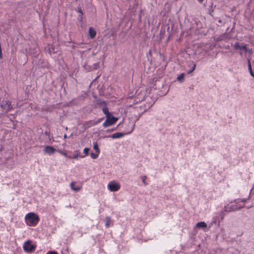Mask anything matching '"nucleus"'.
<instances>
[{"instance_id":"obj_10","label":"nucleus","mask_w":254,"mask_h":254,"mask_svg":"<svg viewBox=\"0 0 254 254\" xmlns=\"http://www.w3.org/2000/svg\"><path fill=\"white\" fill-rule=\"evenodd\" d=\"M75 182H72L70 183V186L71 189L72 190H73L75 191H79L81 189V186H77L75 187Z\"/></svg>"},{"instance_id":"obj_20","label":"nucleus","mask_w":254,"mask_h":254,"mask_svg":"<svg viewBox=\"0 0 254 254\" xmlns=\"http://www.w3.org/2000/svg\"><path fill=\"white\" fill-rule=\"evenodd\" d=\"M184 77V74L182 73L180 76H179L177 78V79L179 81H181L183 79Z\"/></svg>"},{"instance_id":"obj_27","label":"nucleus","mask_w":254,"mask_h":254,"mask_svg":"<svg viewBox=\"0 0 254 254\" xmlns=\"http://www.w3.org/2000/svg\"><path fill=\"white\" fill-rule=\"evenodd\" d=\"M241 201L245 202L247 201V199L246 198L242 199H241Z\"/></svg>"},{"instance_id":"obj_6","label":"nucleus","mask_w":254,"mask_h":254,"mask_svg":"<svg viewBox=\"0 0 254 254\" xmlns=\"http://www.w3.org/2000/svg\"><path fill=\"white\" fill-rule=\"evenodd\" d=\"M243 207H244V205H243L242 206L237 207L235 205H231L229 207L228 205V206H225L224 208H225V211H226L227 212H230V211H237L238 210L241 209V208H242Z\"/></svg>"},{"instance_id":"obj_11","label":"nucleus","mask_w":254,"mask_h":254,"mask_svg":"<svg viewBox=\"0 0 254 254\" xmlns=\"http://www.w3.org/2000/svg\"><path fill=\"white\" fill-rule=\"evenodd\" d=\"M207 224L205 222L202 221L198 222L196 225V227L199 229H205L207 228Z\"/></svg>"},{"instance_id":"obj_2","label":"nucleus","mask_w":254,"mask_h":254,"mask_svg":"<svg viewBox=\"0 0 254 254\" xmlns=\"http://www.w3.org/2000/svg\"><path fill=\"white\" fill-rule=\"evenodd\" d=\"M23 248L25 252L30 253L35 250L36 246L32 244L30 241H27L24 243Z\"/></svg>"},{"instance_id":"obj_22","label":"nucleus","mask_w":254,"mask_h":254,"mask_svg":"<svg viewBox=\"0 0 254 254\" xmlns=\"http://www.w3.org/2000/svg\"><path fill=\"white\" fill-rule=\"evenodd\" d=\"M195 67H196V64H194L193 65V67H192V68H191V70L188 71V73H190L191 72H192L195 69Z\"/></svg>"},{"instance_id":"obj_8","label":"nucleus","mask_w":254,"mask_h":254,"mask_svg":"<svg viewBox=\"0 0 254 254\" xmlns=\"http://www.w3.org/2000/svg\"><path fill=\"white\" fill-rule=\"evenodd\" d=\"M55 151L56 149L53 147L51 146H47L44 150V151L45 153H48L49 154H54Z\"/></svg>"},{"instance_id":"obj_32","label":"nucleus","mask_w":254,"mask_h":254,"mask_svg":"<svg viewBox=\"0 0 254 254\" xmlns=\"http://www.w3.org/2000/svg\"><path fill=\"white\" fill-rule=\"evenodd\" d=\"M198 1H199L200 2H202L203 1V0H198Z\"/></svg>"},{"instance_id":"obj_26","label":"nucleus","mask_w":254,"mask_h":254,"mask_svg":"<svg viewBox=\"0 0 254 254\" xmlns=\"http://www.w3.org/2000/svg\"><path fill=\"white\" fill-rule=\"evenodd\" d=\"M49 254H57V252L55 251H50L48 253Z\"/></svg>"},{"instance_id":"obj_19","label":"nucleus","mask_w":254,"mask_h":254,"mask_svg":"<svg viewBox=\"0 0 254 254\" xmlns=\"http://www.w3.org/2000/svg\"><path fill=\"white\" fill-rule=\"evenodd\" d=\"M142 183L144 184L145 186H147L148 185V183L146 182L145 180L146 179V176H143L141 177Z\"/></svg>"},{"instance_id":"obj_28","label":"nucleus","mask_w":254,"mask_h":254,"mask_svg":"<svg viewBox=\"0 0 254 254\" xmlns=\"http://www.w3.org/2000/svg\"><path fill=\"white\" fill-rule=\"evenodd\" d=\"M250 72L251 75L253 76H254V74L253 73L252 70H251V71H250Z\"/></svg>"},{"instance_id":"obj_4","label":"nucleus","mask_w":254,"mask_h":254,"mask_svg":"<svg viewBox=\"0 0 254 254\" xmlns=\"http://www.w3.org/2000/svg\"><path fill=\"white\" fill-rule=\"evenodd\" d=\"M0 107L5 113L8 112L12 108L10 102L7 100H3L1 103Z\"/></svg>"},{"instance_id":"obj_3","label":"nucleus","mask_w":254,"mask_h":254,"mask_svg":"<svg viewBox=\"0 0 254 254\" xmlns=\"http://www.w3.org/2000/svg\"><path fill=\"white\" fill-rule=\"evenodd\" d=\"M118 120V118L112 116L111 115L106 117V120L103 123L104 127H107L114 124Z\"/></svg>"},{"instance_id":"obj_17","label":"nucleus","mask_w":254,"mask_h":254,"mask_svg":"<svg viewBox=\"0 0 254 254\" xmlns=\"http://www.w3.org/2000/svg\"><path fill=\"white\" fill-rule=\"evenodd\" d=\"M93 148L95 150V152L96 153H100V150H99V148L98 147V144H94Z\"/></svg>"},{"instance_id":"obj_24","label":"nucleus","mask_w":254,"mask_h":254,"mask_svg":"<svg viewBox=\"0 0 254 254\" xmlns=\"http://www.w3.org/2000/svg\"><path fill=\"white\" fill-rule=\"evenodd\" d=\"M78 11L79 13H80L81 14V15H83V12H82V10L81 9V7H78Z\"/></svg>"},{"instance_id":"obj_25","label":"nucleus","mask_w":254,"mask_h":254,"mask_svg":"<svg viewBox=\"0 0 254 254\" xmlns=\"http://www.w3.org/2000/svg\"><path fill=\"white\" fill-rule=\"evenodd\" d=\"M62 154L64 155L65 157L67 156V153L65 151H61Z\"/></svg>"},{"instance_id":"obj_14","label":"nucleus","mask_w":254,"mask_h":254,"mask_svg":"<svg viewBox=\"0 0 254 254\" xmlns=\"http://www.w3.org/2000/svg\"><path fill=\"white\" fill-rule=\"evenodd\" d=\"M102 111L106 115V117L111 115V113L109 112L107 105H104L102 108Z\"/></svg>"},{"instance_id":"obj_23","label":"nucleus","mask_w":254,"mask_h":254,"mask_svg":"<svg viewBox=\"0 0 254 254\" xmlns=\"http://www.w3.org/2000/svg\"><path fill=\"white\" fill-rule=\"evenodd\" d=\"M248 67L250 71H251L252 70V66L251 64V62L250 60H248Z\"/></svg>"},{"instance_id":"obj_16","label":"nucleus","mask_w":254,"mask_h":254,"mask_svg":"<svg viewBox=\"0 0 254 254\" xmlns=\"http://www.w3.org/2000/svg\"><path fill=\"white\" fill-rule=\"evenodd\" d=\"M123 135V134L121 133H115L112 135V137L113 138H119Z\"/></svg>"},{"instance_id":"obj_1","label":"nucleus","mask_w":254,"mask_h":254,"mask_svg":"<svg viewBox=\"0 0 254 254\" xmlns=\"http://www.w3.org/2000/svg\"><path fill=\"white\" fill-rule=\"evenodd\" d=\"M25 219L27 225L34 226L39 222L40 218L35 213L30 212L26 215Z\"/></svg>"},{"instance_id":"obj_18","label":"nucleus","mask_w":254,"mask_h":254,"mask_svg":"<svg viewBox=\"0 0 254 254\" xmlns=\"http://www.w3.org/2000/svg\"><path fill=\"white\" fill-rule=\"evenodd\" d=\"M99 153H97L95 152V153H91L90 154V156L93 159H96L98 157Z\"/></svg>"},{"instance_id":"obj_21","label":"nucleus","mask_w":254,"mask_h":254,"mask_svg":"<svg viewBox=\"0 0 254 254\" xmlns=\"http://www.w3.org/2000/svg\"><path fill=\"white\" fill-rule=\"evenodd\" d=\"M90 149L89 148H85L83 150V152L85 155H87L88 154L89 151Z\"/></svg>"},{"instance_id":"obj_13","label":"nucleus","mask_w":254,"mask_h":254,"mask_svg":"<svg viewBox=\"0 0 254 254\" xmlns=\"http://www.w3.org/2000/svg\"><path fill=\"white\" fill-rule=\"evenodd\" d=\"M96 104L97 105H100L103 106H104V105H107V103L105 101H103L99 99H96Z\"/></svg>"},{"instance_id":"obj_5","label":"nucleus","mask_w":254,"mask_h":254,"mask_svg":"<svg viewBox=\"0 0 254 254\" xmlns=\"http://www.w3.org/2000/svg\"><path fill=\"white\" fill-rule=\"evenodd\" d=\"M108 188L111 191H117L120 189V185L115 181H111L108 184Z\"/></svg>"},{"instance_id":"obj_33","label":"nucleus","mask_w":254,"mask_h":254,"mask_svg":"<svg viewBox=\"0 0 254 254\" xmlns=\"http://www.w3.org/2000/svg\"><path fill=\"white\" fill-rule=\"evenodd\" d=\"M235 202H236V203H237L238 202V201H237V200H235Z\"/></svg>"},{"instance_id":"obj_7","label":"nucleus","mask_w":254,"mask_h":254,"mask_svg":"<svg viewBox=\"0 0 254 254\" xmlns=\"http://www.w3.org/2000/svg\"><path fill=\"white\" fill-rule=\"evenodd\" d=\"M234 48L237 50H242L246 52H247L248 49L247 48L246 45H240V43L239 42H237L235 44Z\"/></svg>"},{"instance_id":"obj_31","label":"nucleus","mask_w":254,"mask_h":254,"mask_svg":"<svg viewBox=\"0 0 254 254\" xmlns=\"http://www.w3.org/2000/svg\"><path fill=\"white\" fill-rule=\"evenodd\" d=\"M251 207H252V206H247V208H248V209H249V208H251Z\"/></svg>"},{"instance_id":"obj_29","label":"nucleus","mask_w":254,"mask_h":254,"mask_svg":"<svg viewBox=\"0 0 254 254\" xmlns=\"http://www.w3.org/2000/svg\"><path fill=\"white\" fill-rule=\"evenodd\" d=\"M80 19V21H82V19H83L82 15H81Z\"/></svg>"},{"instance_id":"obj_12","label":"nucleus","mask_w":254,"mask_h":254,"mask_svg":"<svg viewBox=\"0 0 254 254\" xmlns=\"http://www.w3.org/2000/svg\"><path fill=\"white\" fill-rule=\"evenodd\" d=\"M66 157H68L69 159H72V158L76 159L78 157L83 158V157H84V156L79 155L78 153V151H75V152H74V155L73 156L67 155V156Z\"/></svg>"},{"instance_id":"obj_15","label":"nucleus","mask_w":254,"mask_h":254,"mask_svg":"<svg viewBox=\"0 0 254 254\" xmlns=\"http://www.w3.org/2000/svg\"><path fill=\"white\" fill-rule=\"evenodd\" d=\"M110 222H111L110 217H109V216L106 217L105 218V226L106 228L109 227Z\"/></svg>"},{"instance_id":"obj_30","label":"nucleus","mask_w":254,"mask_h":254,"mask_svg":"<svg viewBox=\"0 0 254 254\" xmlns=\"http://www.w3.org/2000/svg\"><path fill=\"white\" fill-rule=\"evenodd\" d=\"M247 51L249 52L250 53H252V51L251 50H248Z\"/></svg>"},{"instance_id":"obj_9","label":"nucleus","mask_w":254,"mask_h":254,"mask_svg":"<svg viewBox=\"0 0 254 254\" xmlns=\"http://www.w3.org/2000/svg\"><path fill=\"white\" fill-rule=\"evenodd\" d=\"M88 34L91 39H94L96 35V32L93 27H90L88 30Z\"/></svg>"}]
</instances>
